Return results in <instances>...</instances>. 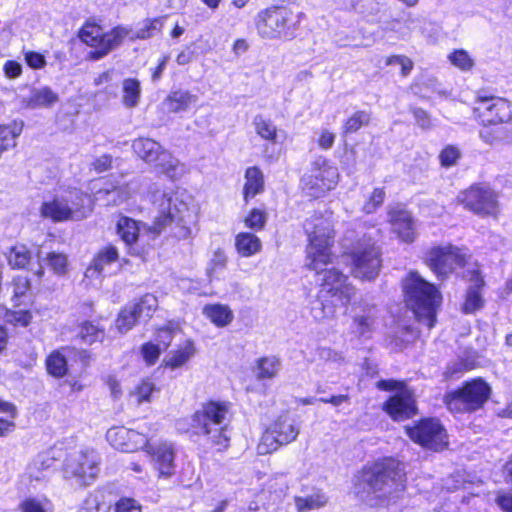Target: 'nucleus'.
I'll use <instances>...</instances> for the list:
<instances>
[{
	"label": "nucleus",
	"instance_id": "obj_45",
	"mask_svg": "<svg viewBox=\"0 0 512 512\" xmlns=\"http://www.w3.org/2000/svg\"><path fill=\"white\" fill-rule=\"evenodd\" d=\"M79 336L85 343L93 344L104 339L105 331L103 328L87 321L81 324Z\"/></svg>",
	"mask_w": 512,
	"mask_h": 512
},
{
	"label": "nucleus",
	"instance_id": "obj_40",
	"mask_svg": "<svg viewBox=\"0 0 512 512\" xmlns=\"http://www.w3.org/2000/svg\"><path fill=\"white\" fill-rule=\"evenodd\" d=\"M46 368L50 375L61 378L66 375L68 370L67 360L60 351H54L46 360Z\"/></svg>",
	"mask_w": 512,
	"mask_h": 512
},
{
	"label": "nucleus",
	"instance_id": "obj_4",
	"mask_svg": "<svg viewBox=\"0 0 512 512\" xmlns=\"http://www.w3.org/2000/svg\"><path fill=\"white\" fill-rule=\"evenodd\" d=\"M308 238L306 247L307 267L318 270L321 266L333 263L335 255L332 253L335 231L332 212H315L303 223Z\"/></svg>",
	"mask_w": 512,
	"mask_h": 512
},
{
	"label": "nucleus",
	"instance_id": "obj_21",
	"mask_svg": "<svg viewBox=\"0 0 512 512\" xmlns=\"http://www.w3.org/2000/svg\"><path fill=\"white\" fill-rule=\"evenodd\" d=\"M140 183L137 179L128 183L101 188L95 193V200L103 206H116L127 201L139 190Z\"/></svg>",
	"mask_w": 512,
	"mask_h": 512
},
{
	"label": "nucleus",
	"instance_id": "obj_60",
	"mask_svg": "<svg viewBox=\"0 0 512 512\" xmlns=\"http://www.w3.org/2000/svg\"><path fill=\"white\" fill-rule=\"evenodd\" d=\"M13 299H18L26 294L30 288V282L27 277L17 276L13 279Z\"/></svg>",
	"mask_w": 512,
	"mask_h": 512
},
{
	"label": "nucleus",
	"instance_id": "obj_43",
	"mask_svg": "<svg viewBox=\"0 0 512 512\" xmlns=\"http://www.w3.org/2000/svg\"><path fill=\"white\" fill-rule=\"evenodd\" d=\"M21 512H50L52 504L47 497H29L19 504Z\"/></svg>",
	"mask_w": 512,
	"mask_h": 512
},
{
	"label": "nucleus",
	"instance_id": "obj_27",
	"mask_svg": "<svg viewBox=\"0 0 512 512\" xmlns=\"http://www.w3.org/2000/svg\"><path fill=\"white\" fill-rule=\"evenodd\" d=\"M377 309L369 306L360 313L355 314L352 322V331L359 337H370L375 329Z\"/></svg>",
	"mask_w": 512,
	"mask_h": 512
},
{
	"label": "nucleus",
	"instance_id": "obj_17",
	"mask_svg": "<svg viewBox=\"0 0 512 512\" xmlns=\"http://www.w3.org/2000/svg\"><path fill=\"white\" fill-rule=\"evenodd\" d=\"M477 102L474 110L479 112L483 125H498L512 119V105L504 98L479 96Z\"/></svg>",
	"mask_w": 512,
	"mask_h": 512
},
{
	"label": "nucleus",
	"instance_id": "obj_13",
	"mask_svg": "<svg viewBox=\"0 0 512 512\" xmlns=\"http://www.w3.org/2000/svg\"><path fill=\"white\" fill-rule=\"evenodd\" d=\"M459 203L477 215L496 218L499 213L498 196L486 186H472L457 197Z\"/></svg>",
	"mask_w": 512,
	"mask_h": 512
},
{
	"label": "nucleus",
	"instance_id": "obj_44",
	"mask_svg": "<svg viewBox=\"0 0 512 512\" xmlns=\"http://www.w3.org/2000/svg\"><path fill=\"white\" fill-rule=\"evenodd\" d=\"M371 115L369 112L360 110L353 113L344 123L342 133L344 135L358 131L362 126H366L370 122Z\"/></svg>",
	"mask_w": 512,
	"mask_h": 512
},
{
	"label": "nucleus",
	"instance_id": "obj_36",
	"mask_svg": "<svg viewBox=\"0 0 512 512\" xmlns=\"http://www.w3.org/2000/svg\"><path fill=\"white\" fill-rule=\"evenodd\" d=\"M244 185V198L247 201L249 198L255 197L261 193L264 185L263 173L258 167H249L245 173Z\"/></svg>",
	"mask_w": 512,
	"mask_h": 512
},
{
	"label": "nucleus",
	"instance_id": "obj_51",
	"mask_svg": "<svg viewBox=\"0 0 512 512\" xmlns=\"http://www.w3.org/2000/svg\"><path fill=\"white\" fill-rule=\"evenodd\" d=\"M23 122L13 121L9 125H0V140L2 142L16 143V138L21 134Z\"/></svg>",
	"mask_w": 512,
	"mask_h": 512
},
{
	"label": "nucleus",
	"instance_id": "obj_11",
	"mask_svg": "<svg viewBox=\"0 0 512 512\" xmlns=\"http://www.w3.org/2000/svg\"><path fill=\"white\" fill-rule=\"evenodd\" d=\"M300 432L295 421L288 416L276 419L263 433L257 452L260 455L270 454L280 446L287 445L296 440Z\"/></svg>",
	"mask_w": 512,
	"mask_h": 512
},
{
	"label": "nucleus",
	"instance_id": "obj_50",
	"mask_svg": "<svg viewBox=\"0 0 512 512\" xmlns=\"http://www.w3.org/2000/svg\"><path fill=\"white\" fill-rule=\"evenodd\" d=\"M44 261L57 275H63L67 271L68 260L67 256L63 253L50 252L47 254Z\"/></svg>",
	"mask_w": 512,
	"mask_h": 512
},
{
	"label": "nucleus",
	"instance_id": "obj_53",
	"mask_svg": "<svg viewBox=\"0 0 512 512\" xmlns=\"http://www.w3.org/2000/svg\"><path fill=\"white\" fill-rule=\"evenodd\" d=\"M492 125H483L480 130V138L487 144L493 145L504 137V130L501 127H491Z\"/></svg>",
	"mask_w": 512,
	"mask_h": 512
},
{
	"label": "nucleus",
	"instance_id": "obj_49",
	"mask_svg": "<svg viewBox=\"0 0 512 512\" xmlns=\"http://www.w3.org/2000/svg\"><path fill=\"white\" fill-rule=\"evenodd\" d=\"M279 370V361L275 357L261 358L258 361V378L270 379L276 376Z\"/></svg>",
	"mask_w": 512,
	"mask_h": 512
},
{
	"label": "nucleus",
	"instance_id": "obj_20",
	"mask_svg": "<svg viewBox=\"0 0 512 512\" xmlns=\"http://www.w3.org/2000/svg\"><path fill=\"white\" fill-rule=\"evenodd\" d=\"M384 410L396 421L405 420L417 412L414 396L409 390H401L384 404Z\"/></svg>",
	"mask_w": 512,
	"mask_h": 512
},
{
	"label": "nucleus",
	"instance_id": "obj_56",
	"mask_svg": "<svg viewBox=\"0 0 512 512\" xmlns=\"http://www.w3.org/2000/svg\"><path fill=\"white\" fill-rule=\"evenodd\" d=\"M317 356L320 360L327 363L342 364L344 356L341 352L335 351L330 347H319L317 349Z\"/></svg>",
	"mask_w": 512,
	"mask_h": 512
},
{
	"label": "nucleus",
	"instance_id": "obj_34",
	"mask_svg": "<svg viewBox=\"0 0 512 512\" xmlns=\"http://www.w3.org/2000/svg\"><path fill=\"white\" fill-rule=\"evenodd\" d=\"M196 353L195 344L187 339L183 346L172 351L165 359V365L171 369H177L185 365Z\"/></svg>",
	"mask_w": 512,
	"mask_h": 512
},
{
	"label": "nucleus",
	"instance_id": "obj_62",
	"mask_svg": "<svg viewBox=\"0 0 512 512\" xmlns=\"http://www.w3.org/2000/svg\"><path fill=\"white\" fill-rule=\"evenodd\" d=\"M91 168L97 173H102L112 167V156L104 154L94 159L90 164Z\"/></svg>",
	"mask_w": 512,
	"mask_h": 512
},
{
	"label": "nucleus",
	"instance_id": "obj_8",
	"mask_svg": "<svg viewBox=\"0 0 512 512\" xmlns=\"http://www.w3.org/2000/svg\"><path fill=\"white\" fill-rule=\"evenodd\" d=\"M352 261V274L362 280L375 279L381 268V254L379 248L371 238L359 239L350 250Z\"/></svg>",
	"mask_w": 512,
	"mask_h": 512
},
{
	"label": "nucleus",
	"instance_id": "obj_47",
	"mask_svg": "<svg viewBox=\"0 0 512 512\" xmlns=\"http://www.w3.org/2000/svg\"><path fill=\"white\" fill-rule=\"evenodd\" d=\"M449 61L452 65L462 71H470L474 67V59L470 54L463 49L453 51L448 56Z\"/></svg>",
	"mask_w": 512,
	"mask_h": 512
},
{
	"label": "nucleus",
	"instance_id": "obj_63",
	"mask_svg": "<svg viewBox=\"0 0 512 512\" xmlns=\"http://www.w3.org/2000/svg\"><path fill=\"white\" fill-rule=\"evenodd\" d=\"M156 391L155 385L151 381H142L136 389V395L139 402L149 401L150 395Z\"/></svg>",
	"mask_w": 512,
	"mask_h": 512
},
{
	"label": "nucleus",
	"instance_id": "obj_55",
	"mask_svg": "<svg viewBox=\"0 0 512 512\" xmlns=\"http://www.w3.org/2000/svg\"><path fill=\"white\" fill-rule=\"evenodd\" d=\"M460 158V151L457 147L446 146L440 153L439 159L442 166L450 167L456 164Z\"/></svg>",
	"mask_w": 512,
	"mask_h": 512
},
{
	"label": "nucleus",
	"instance_id": "obj_64",
	"mask_svg": "<svg viewBox=\"0 0 512 512\" xmlns=\"http://www.w3.org/2000/svg\"><path fill=\"white\" fill-rule=\"evenodd\" d=\"M9 320L16 325L26 327L32 320V314L27 310L14 311L9 314Z\"/></svg>",
	"mask_w": 512,
	"mask_h": 512
},
{
	"label": "nucleus",
	"instance_id": "obj_28",
	"mask_svg": "<svg viewBox=\"0 0 512 512\" xmlns=\"http://www.w3.org/2000/svg\"><path fill=\"white\" fill-rule=\"evenodd\" d=\"M152 164L170 179H179L186 172L185 166L169 151L164 149Z\"/></svg>",
	"mask_w": 512,
	"mask_h": 512
},
{
	"label": "nucleus",
	"instance_id": "obj_42",
	"mask_svg": "<svg viewBox=\"0 0 512 512\" xmlns=\"http://www.w3.org/2000/svg\"><path fill=\"white\" fill-rule=\"evenodd\" d=\"M5 255L8 264L13 269H22L30 261V253L23 245L11 247Z\"/></svg>",
	"mask_w": 512,
	"mask_h": 512
},
{
	"label": "nucleus",
	"instance_id": "obj_2",
	"mask_svg": "<svg viewBox=\"0 0 512 512\" xmlns=\"http://www.w3.org/2000/svg\"><path fill=\"white\" fill-rule=\"evenodd\" d=\"M158 20H145L134 31L127 26H117L109 32H103L99 25L86 23L79 32V38L85 44L94 48L88 53L89 60H100L121 45L125 38L131 41L148 39L158 30Z\"/></svg>",
	"mask_w": 512,
	"mask_h": 512
},
{
	"label": "nucleus",
	"instance_id": "obj_1",
	"mask_svg": "<svg viewBox=\"0 0 512 512\" xmlns=\"http://www.w3.org/2000/svg\"><path fill=\"white\" fill-rule=\"evenodd\" d=\"M196 223L195 212L188 207L178 192H164L159 201V215L151 226L139 223L129 217H121L117 222V233L127 244L132 245L138 240L142 230L158 236L168 225L174 224L172 233L177 239L192 236V226Z\"/></svg>",
	"mask_w": 512,
	"mask_h": 512
},
{
	"label": "nucleus",
	"instance_id": "obj_29",
	"mask_svg": "<svg viewBox=\"0 0 512 512\" xmlns=\"http://www.w3.org/2000/svg\"><path fill=\"white\" fill-rule=\"evenodd\" d=\"M328 503V497L321 489L313 488L312 492L303 496L294 497L297 512H307L323 508Z\"/></svg>",
	"mask_w": 512,
	"mask_h": 512
},
{
	"label": "nucleus",
	"instance_id": "obj_54",
	"mask_svg": "<svg viewBox=\"0 0 512 512\" xmlns=\"http://www.w3.org/2000/svg\"><path fill=\"white\" fill-rule=\"evenodd\" d=\"M245 225L253 230H261L266 223V214L258 209H253L244 219Z\"/></svg>",
	"mask_w": 512,
	"mask_h": 512
},
{
	"label": "nucleus",
	"instance_id": "obj_19",
	"mask_svg": "<svg viewBox=\"0 0 512 512\" xmlns=\"http://www.w3.org/2000/svg\"><path fill=\"white\" fill-rule=\"evenodd\" d=\"M144 449L151 455L160 477L169 478L175 473L176 452L172 442L163 441L155 445L148 443Z\"/></svg>",
	"mask_w": 512,
	"mask_h": 512
},
{
	"label": "nucleus",
	"instance_id": "obj_61",
	"mask_svg": "<svg viewBox=\"0 0 512 512\" xmlns=\"http://www.w3.org/2000/svg\"><path fill=\"white\" fill-rule=\"evenodd\" d=\"M27 65L32 69H41L46 65L45 57L35 51H27L24 53Z\"/></svg>",
	"mask_w": 512,
	"mask_h": 512
},
{
	"label": "nucleus",
	"instance_id": "obj_24",
	"mask_svg": "<svg viewBox=\"0 0 512 512\" xmlns=\"http://www.w3.org/2000/svg\"><path fill=\"white\" fill-rule=\"evenodd\" d=\"M118 260V250L114 246L104 248L94 258L86 270L87 278H101L108 275L107 267Z\"/></svg>",
	"mask_w": 512,
	"mask_h": 512
},
{
	"label": "nucleus",
	"instance_id": "obj_46",
	"mask_svg": "<svg viewBox=\"0 0 512 512\" xmlns=\"http://www.w3.org/2000/svg\"><path fill=\"white\" fill-rule=\"evenodd\" d=\"M140 320L130 306H126L119 313L115 325L119 332L126 333Z\"/></svg>",
	"mask_w": 512,
	"mask_h": 512
},
{
	"label": "nucleus",
	"instance_id": "obj_10",
	"mask_svg": "<svg viewBox=\"0 0 512 512\" xmlns=\"http://www.w3.org/2000/svg\"><path fill=\"white\" fill-rule=\"evenodd\" d=\"M100 458L95 450L86 448L71 454L64 465V476L79 486H88L99 473Z\"/></svg>",
	"mask_w": 512,
	"mask_h": 512
},
{
	"label": "nucleus",
	"instance_id": "obj_16",
	"mask_svg": "<svg viewBox=\"0 0 512 512\" xmlns=\"http://www.w3.org/2000/svg\"><path fill=\"white\" fill-rule=\"evenodd\" d=\"M406 431L411 440L429 449L437 451L448 444L446 431L437 419L422 420Z\"/></svg>",
	"mask_w": 512,
	"mask_h": 512
},
{
	"label": "nucleus",
	"instance_id": "obj_37",
	"mask_svg": "<svg viewBox=\"0 0 512 512\" xmlns=\"http://www.w3.org/2000/svg\"><path fill=\"white\" fill-rule=\"evenodd\" d=\"M59 100L58 95L49 87L33 91L27 102L30 108L50 107Z\"/></svg>",
	"mask_w": 512,
	"mask_h": 512
},
{
	"label": "nucleus",
	"instance_id": "obj_58",
	"mask_svg": "<svg viewBox=\"0 0 512 512\" xmlns=\"http://www.w3.org/2000/svg\"><path fill=\"white\" fill-rule=\"evenodd\" d=\"M160 353V347L151 342L145 343L141 347V354L147 365L155 364L160 356Z\"/></svg>",
	"mask_w": 512,
	"mask_h": 512
},
{
	"label": "nucleus",
	"instance_id": "obj_31",
	"mask_svg": "<svg viewBox=\"0 0 512 512\" xmlns=\"http://www.w3.org/2000/svg\"><path fill=\"white\" fill-rule=\"evenodd\" d=\"M134 152L146 163L152 164L162 152V146L150 138L140 137L132 143Z\"/></svg>",
	"mask_w": 512,
	"mask_h": 512
},
{
	"label": "nucleus",
	"instance_id": "obj_48",
	"mask_svg": "<svg viewBox=\"0 0 512 512\" xmlns=\"http://www.w3.org/2000/svg\"><path fill=\"white\" fill-rule=\"evenodd\" d=\"M474 366L475 361L470 358L457 359L447 366L445 376L447 378H458L464 372L473 369Z\"/></svg>",
	"mask_w": 512,
	"mask_h": 512
},
{
	"label": "nucleus",
	"instance_id": "obj_22",
	"mask_svg": "<svg viewBox=\"0 0 512 512\" xmlns=\"http://www.w3.org/2000/svg\"><path fill=\"white\" fill-rule=\"evenodd\" d=\"M392 231L404 242L411 243L416 237L414 222L410 212L397 206L389 211Z\"/></svg>",
	"mask_w": 512,
	"mask_h": 512
},
{
	"label": "nucleus",
	"instance_id": "obj_57",
	"mask_svg": "<svg viewBox=\"0 0 512 512\" xmlns=\"http://www.w3.org/2000/svg\"><path fill=\"white\" fill-rule=\"evenodd\" d=\"M385 198V191L382 188H375L369 200L364 204L363 210L365 213H373L379 207Z\"/></svg>",
	"mask_w": 512,
	"mask_h": 512
},
{
	"label": "nucleus",
	"instance_id": "obj_33",
	"mask_svg": "<svg viewBox=\"0 0 512 512\" xmlns=\"http://www.w3.org/2000/svg\"><path fill=\"white\" fill-rule=\"evenodd\" d=\"M197 101V96L189 91L178 90L170 93L164 101L169 112L178 113L186 111Z\"/></svg>",
	"mask_w": 512,
	"mask_h": 512
},
{
	"label": "nucleus",
	"instance_id": "obj_59",
	"mask_svg": "<svg viewBox=\"0 0 512 512\" xmlns=\"http://www.w3.org/2000/svg\"><path fill=\"white\" fill-rule=\"evenodd\" d=\"M115 512H142V506L133 498L122 497L115 504Z\"/></svg>",
	"mask_w": 512,
	"mask_h": 512
},
{
	"label": "nucleus",
	"instance_id": "obj_26",
	"mask_svg": "<svg viewBox=\"0 0 512 512\" xmlns=\"http://www.w3.org/2000/svg\"><path fill=\"white\" fill-rule=\"evenodd\" d=\"M63 195L68 209L72 210L73 214L75 213V210H79V214H81L80 220L87 218L92 212L93 200L89 194L84 193L79 189H73L67 191Z\"/></svg>",
	"mask_w": 512,
	"mask_h": 512
},
{
	"label": "nucleus",
	"instance_id": "obj_12",
	"mask_svg": "<svg viewBox=\"0 0 512 512\" xmlns=\"http://www.w3.org/2000/svg\"><path fill=\"white\" fill-rule=\"evenodd\" d=\"M339 180L338 169L325 161L315 162L312 168L303 175L301 188L309 196L320 198L334 189Z\"/></svg>",
	"mask_w": 512,
	"mask_h": 512
},
{
	"label": "nucleus",
	"instance_id": "obj_30",
	"mask_svg": "<svg viewBox=\"0 0 512 512\" xmlns=\"http://www.w3.org/2000/svg\"><path fill=\"white\" fill-rule=\"evenodd\" d=\"M471 282L472 284L467 291L466 299L463 305V310L465 313H473L483 306V299L480 290L484 286V280L478 272H474L471 278Z\"/></svg>",
	"mask_w": 512,
	"mask_h": 512
},
{
	"label": "nucleus",
	"instance_id": "obj_5",
	"mask_svg": "<svg viewBox=\"0 0 512 512\" xmlns=\"http://www.w3.org/2000/svg\"><path fill=\"white\" fill-rule=\"evenodd\" d=\"M231 407L227 402L208 401L192 416V426L206 437L207 441L219 451L227 449L230 444L229 425Z\"/></svg>",
	"mask_w": 512,
	"mask_h": 512
},
{
	"label": "nucleus",
	"instance_id": "obj_39",
	"mask_svg": "<svg viewBox=\"0 0 512 512\" xmlns=\"http://www.w3.org/2000/svg\"><path fill=\"white\" fill-rule=\"evenodd\" d=\"M157 298L152 294L144 295L139 302L130 305L133 312L137 314L140 320L149 319L157 309Z\"/></svg>",
	"mask_w": 512,
	"mask_h": 512
},
{
	"label": "nucleus",
	"instance_id": "obj_15",
	"mask_svg": "<svg viewBox=\"0 0 512 512\" xmlns=\"http://www.w3.org/2000/svg\"><path fill=\"white\" fill-rule=\"evenodd\" d=\"M321 266L315 270L321 276L320 293L334 298L340 305H348L355 295V288L347 282V276L336 268H324Z\"/></svg>",
	"mask_w": 512,
	"mask_h": 512
},
{
	"label": "nucleus",
	"instance_id": "obj_32",
	"mask_svg": "<svg viewBox=\"0 0 512 512\" xmlns=\"http://www.w3.org/2000/svg\"><path fill=\"white\" fill-rule=\"evenodd\" d=\"M202 313L219 328L228 326L234 319L232 310L223 304H207L203 307Z\"/></svg>",
	"mask_w": 512,
	"mask_h": 512
},
{
	"label": "nucleus",
	"instance_id": "obj_7",
	"mask_svg": "<svg viewBox=\"0 0 512 512\" xmlns=\"http://www.w3.org/2000/svg\"><path fill=\"white\" fill-rule=\"evenodd\" d=\"M255 27L263 39L288 37L292 34L293 12L286 6H270L256 15Z\"/></svg>",
	"mask_w": 512,
	"mask_h": 512
},
{
	"label": "nucleus",
	"instance_id": "obj_25",
	"mask_svg": "<svg viewBox=\"0 0 512 512\" xmlns=\"http://www.w3.org/2000/svg\"><path fill=\"white\" fill-rule=\"evenodd\" d=\"M319 292V295L310 302V314L317 322L333 319L336 306L340 305L334 298Z\"/></svg>",
	"mask_w": 512,
	"mask_h": 512
},
{
	"label": "nucleus",
	"instance_id": "obj_35",
	"mask_svg": "<svg viewBox=\"0 0 512 512\" xmlns=\"http://www.w3.org/2000/svg\"><path fill=\"white\" fill-rule=\"evenodd\" d=\"M237 252L243 257H250L260 252L262 244L260 239L248 232L239 233L235 239Z\"/></svg>",
	"mask_w": 512,
	"mask_h": 512
},
{
	"label": "nucleus",
	"instance_id": "obj_52",
	"mask_svg": "<svg viewBox=\"0 0 512 512\" xmlns=\"http://www.w3.org/2000/svg\"><path fill=\"white\" fill-rule=\"evenodd\" d=\"M354 11L367 16L377 15L380 5L377 0H351Z\"/></svg>",
	"mask_w": 512,
	"mask_h": 512
},
{
	"label": "nucleus",
	"instance_id": "obj_3",
	"mask_svg": "<svg viewBox=\"0 0 512 512\" xmlns=\"http://www.w3.org/2000/svg\"><path fill=\"white\" fill-rule=\"evenodd\" d=\"M405 481V473L399 463L394 459H385L363 469L359 486L374 496L376 501L373 503L370 499V504L378 505L396 499L404 491Z\"/></svg>",
	"mask_w": 512,
	"mask_h": 512
},
{
	"label": "nucleus",
	"instance_id": "obj_14",
	"mask_svg": "<svg viewBox=\"0 0 512 512\" xmlns=\"http://www.w3.org/2000/svg\"><path fill=\"white\" fill-rule=\"evenodd\" d=\"M466 262V254L453 245L438 246L432 248L427 257V263L433 273L444 279L453 273L457 267Z\"/></svg>",
	"mask_w": 512,
	"mask_h": 512
},
{
	"label": "nucleus",
	"instance_id": "obj_18",
	"mask_svg": "<svg viewBox=\"0 0 512 512\" xmlns=\"http://www.w3.org/2000/svg\"><path fill=\"white\" fill-rule=\"evenodd\" d=\"M152 435L142 429L136 431L126 427H112L106 433L107 441L117 450L134 452L147 446Z\"/></svg>",
	"mask_w": 512,
	"mask_h": 512
},
{
	"label": "nucleus",
	"instance_id": "obj_41",
	"mask_svg": "<svg viewBox=\"0 0 512 512\" xmlns=\"http://www.w3.org/2000/svg\"><path fill=\"white\" fill-rule=\"evenodd\" d=\"M253 125L256 133L263 139L275 143L277 140V128L272 121L265 119L261 115H256L253 119Z\"/></svg>",
	"mask_w": 512,
	"mask_h": 512
},
{
	"label": "nucleus",
	"instance_id": "obj_23",
	"mask_svg": "<svg viewBox=\"0 0 512 512\" xmlns=\"http://www.w3.org/2000/svg\"><path fill=\"white\" fill-rule=\"evenodd\" d=\"M74 212L75 213L73 214L72 210L68 209L63 194L56 196L51 201L44 202L40 208L41 215L54 222H64L69 220L80 221L81 214H79V210H75Z\"/></svg>",
	"mask_w": 512,
	"mask_h": 512
},
{
	"label": "nucleus",
	"instance_id": "obj_6",
	"mask_svg": "<svg viewBox=\"0 0 512 512\" xmlns=\"http://www.w3.org/2000/svg\"><path fill=\"white\" fill-rule=\"evenodd\" d=\"M403 289L407 306L419 322L431 329L436 321V310L442 300L438 289L422 278L418 272L409 273L404 280Z\"/></svg>",
	"mask_w": 512,
	"mask_h": 512
},
{
	"label": "nucleus",
	"instance_id": "obj_9",
	"mask_svg": "<svg viewBox=\"0 0 512 512\" xmlns=\"http://www.w3.org/2000/svg\"><path fill=\"white\" fill-rule=\"evenodd\" d=\"M490 386L481 378L466 382L462 388L445 396V403L450 411L470 412L481 408L489 399Z\"/></svg>",
	"mask_w": 512,
	"mask_h": 512
},
{
	"label": "nucleus",
	"instance_id": "obj_38",
	"mask_svg": "<svg viewBox=\"0 0 512 512\" xmlns=\"http://www.w3.org/2000/svg\"><path fill=\"white\" fill-rule=\"evenodd\" d=\"M140 95V82L137 79L127 78L123 81L122 102L125 107H136L139 103Z\"/></svg>",
	"mask_w": 512,
	"mask_h": 512
}]
</instances>
